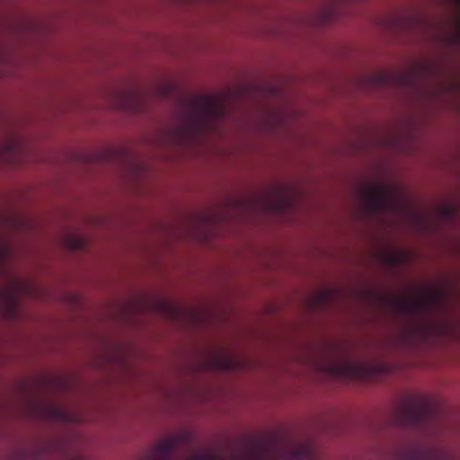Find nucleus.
<instances>
[{"label":"nucleus","instance_id":"obj_1","mask_svg":"<svg viewBox=\"0 0 460 460\" xmlns=\"http://www.w3.org/2000/svg\"><path fill=\"white\" fill-rule=\"evenodd\" d=\"M190 438L181 432L157 442L140 460H312L316 457L309 442L294 443L275 433L246 436L224 448L204 449L177 459L173 453L188 447Z\"/></svg>","mask_w":460,"mask_h":460},{"label":"nucleus","instance_id":"obj_2","mask_svg":"<svg viewBox=\"0 0 460 460\" xmlns=\"http://www.w3.org/2000/svg\"><path fill=\"white\" fill-rule=\"evenodd\" d=\"M435 409L428 399L411 395L405 397L395 411V419L402 426H420L429 422Z\"/></svg>","mask_w":460,"mask_h":460},{"label":"nucleus","instance_id":"obj_3","mask_svg":"<svg viewBox=\"0 0 460 460\" xmlns=\"http://www.w3.org/2000/svg\"><path fill=\"white\" fill-rule=\"evenodd\" d=\"M361 201L367 213L383 214L394 205V190L385 184H374L361 190Z\"/></svg>","mask_w":460,"mask_h":460},{"label":"nucleus","instance_id":"obj_4","mask_svg":"<svg viewBox=\"0 0 460 460\" xmlns=\"http://www.w3.org/2000/svg\"><path fill=\"white\" fill-rule=\"evenodd\" d=\"M189 113L192 123L199 125L208 119L221 115L223 109L216 97L201 95L191 102Z\"/></svg>","mask_w":460,"mask_h":460},{"label":"nucleus","instance_id":"obj_5","mask_svg":"<svg viewBox=\"0 0 460 460\" xmlns=\"http://www.w3.org/2000/svg\"><path fill=\"white\" fill-rule=\"evenodd\" d=\"M329 372L341 378L359 379L367 374L368 369L363 364L344 360L330 366Z\"/></svg>","mask_w":460,"mask_h":460},{"label":"nucleus","instance_id":"obj_6","mask_svg":"<svg viewBox=\"0 0 460 460\" xmlns=\"http://www.w3.org/2000/svg\"><path fill=\"white\" fill-rule=\"evenodd\" d=\"M404 460H450L447 452L434 447H420L409 449Z\"/></svg>","mask_w":460,"mask_h":460},{"label":"nucleus","instance_id":"obj_7","mask_svg":"<svg viewBox=\"0 0 460 460\" xmlns=\"http://www.w3.org/2000/svg\"><path fill=\"white\" fill-rule=\"evenodd\" d=\"M391 302L394 309L404 314H412L420 309V303L415 299L391 297Z\"/></svg>","mask_w":460,"mask_h":460},{"label":"nucleus","instance_id":"obj_8","mask_svg":"<svg viewBox=\"0 0 460 460\" xmlns=\"http://www.w3.org/2000/svg\"><path fill=\"white\" fill-rule=\"evenodd\" d=\"M50 413L51 415L59 420H70L71 417L63 410L57 408V407H51L50 408Z\"/></svg>","mask_w":460,"mask_h":460},{"label":"nucleus","instance_id":"obj_9","mask_svg":"<svg viewBox=\"0 0 460 460\" xmlns=\"http://www.w3.org/2000/svg\"><path fill=\"white\" fill-rule=\"evenodd\" d=\"M81 246H82L81 240L75 239V240L72 241L71 247L73 249H79V248H81Z\"/></svg>","mask_w":460,"mask_h":460},{"label":"nucleus","instance_id":"obj_10","mask_svg":"<svg viewBox=\"0 0 460 460\" xmlns=\"http://www.w3.org/2000/svg\"><path fill=\"white\" fill-rule=\"evenodd\" d=\"M445 213L449 216V217H453L454 214H455V208H445Z\"/></svg>","mask_w":460,"mask_h":460},{"label":"nucleus","instance_id":"obj_11","mask_svg":"<svg viewBox=\"0 0 460 460\" xmlns=\"http://www.w3.org/2000/svg\"><path fill=\"white\" fill-rule=\"evenodd\" d=\"M225 367L226 368H230L232 367V363L230 361H226L225 363Z\"/></svg>","mask_w":460,"mask_h":460},{"label":"nucleus","instance_id":"obj_12","mask_svg":"<svg viewBox=\"0 0 460 460\" xmlns=\"http://www.w3.org/2000/svg\"><path fill=\"white\" fill-rule=\"evenodd\" d=\"M73 460H86V459H84V457H82V456H76V457H75V459H73Z\"/></svg>","mask_w":460,"mask_h":460}]
</instances>
